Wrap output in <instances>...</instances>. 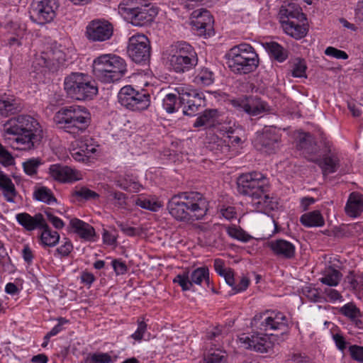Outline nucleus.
<instances>
[{
  "label": "nucleus",
  "mask_w": 363,
  "mask_h": 363,
  "mask_svg": "<svg viewBox=\"0 0 363 363\" xmlns=\"http://www.w3.org/2000/svg\"><path fill=\"white\" fill-rule=\"evenodd\" d=\"M167 208L175 220L191 224L206 216L209 202L200 192L184 191L173 195L167 202Z\"/></svg>",
  "instance_id": "f257e3e1"
},
{
  "label": "nucleus",
  "mask_w": 363,
  "mask_h": 363,
  "mask_svg": "<svg viewBox=\"0 0 363 363\" xmlns=\"http://www.w3.org/2000/svg\"><path fill=\"white\" fill-rule=\"evenodd\" d=\"M239 194L252 199V206L257 211H266L275 206L272 198L268 194L267 179L260 172H253L240 175L237 180Z\"/></svg>",
  "instance_id": "f03ea898"
},
{
  "label": "nucleus",
  "mask_w": 363,
  "mask_h": 363,
  "mask_svg": "<svg viewBox=\"0 0 363 363\" xmlns=\"http://www.w3.org/2000/svg\"><path fill=\"white\" fill-rule=\"evenodd\" d=\"M4 131L16 137L14 140L18 150H30L39 144L43 138L40 123L30 116L21 115L10 119L4 125Z\"/></svg>",
  "instance_id": "7ed1b4c3"
},
{
  "label": "nucleus",
  "mask_w": 363,
  "mask_h": 363,
  "mask_svg": "<svg viewBox=\"0 0 363 363\" xmlns=\"http://www.w3.org/2000/svg\"><path fill=\"white\" fill-rule=\"evenodd\" d=\"M225 59L230 71L237 75L252 73L259 65L258 54L247 43H240L231 48L225 54Z\"/></svg>",
  "instance_id": "20e7f679"
},
{
  "label": "nucleus",
  "mask_w": 363,
  "mask_h": 363,
  "mask_svg": "<svg viewBox=\"0 0 363 363\" xmlns=\"http://www.w3.org/2000/svg\"><path fill=\"white\" fill-rule=\"evenodd\" d=\"M167 60L170 70L184 74L194 69L199 62L195 48L186 41H177L167 50Z\"/></svg>",
  "instance_id": "39448f33"
},
{
  "label": "nucleus",
  "mask_w": 363,
  "mask_h": 363,
  "mask_svg": "<svg viewBox=\"0 0 363 363\" xmlns=\"http://www.w3.org/2000/svg\"><path fill=\"white\" fill-rule=\"evenodd\" d=\"M55 120L60 128L74 137L83 133L91 123L89 112L79 106L61 108L56 113Z\"/></svg>",
  "instance_id": "423d86ee"
},
{
  "label": "nucleus",
  "mask_w": 363,
  "mask_h": 363,
  "mask_svg": "<svg viewBox=\"0 0 363 363\" xmlns=\"http://www.w3.org/2000/svg\"><path fill=\"white\" fill-rule=\"evenodd\" d=\"M92 67L94 75L104 83L118 81L127 72L125 60L113 54H104L95 58Z\"/></svg>",
  "instance_id": "0eeeda50"
},
{
  "label": "nucleus",
  "mask_w": 363,
  "mask_h": 363,
  "mask_svg": "<svg viewBox=\"0 0 363 363\" xmlns=\"http://www.w3.org/2000/svg\"><path fill=\"white\" fill-rule=\"evenodd\" d=\"M64 86L67 95L74 100H91L98 94L95 80L88 74L81 72H72L67 76Z\"/></svg>",
  "instance_id": "6e6552de"
},
{
  "label": "nucleus",
  "mask_w": 363,
  "mask_h": 363,
  "mask_svg": "<svg viewBox=\"0 0 363 363\" xmlns=\"http://www.w3.org/2000/svg\"><path fill=\"white\" fill-rule=\"evenodd\" d=\"M251 325L260 331H281L284 333L289 329V320L281 312L266 311L255 315L251 321Z\"/></svg>",
  "instance_id": "1a4fd4ad"
},
{
  "label": "nucleus",
  "mask_w": 363,
  "mask_h": 363,
  "mask_svg": "<svg viewBox=\"0 0 363 363\" xmlns=\"http://www.w3.org/2000/svg\"><path fill=\"white\" fill-rule=\"evenodd\" d=\"M118 99L121 106L133 111L145 110L150 104V96L146 91L135 90L130 85L120 89Z\"/></svg>",
  "instance_id": "9d476101"
},
{
  "label": "nucleus",
  "mask_w": 363,
  "mask_h": 363,
  "mask_svg": "<svg viewBox=\"0 0 363 363\" xmlns=\"http://www.w3.org/2000/svg\"><path fill=\"white\" fill-rule=\"evenodd\" d=\"M174 91L179 94L183 113L186 116H195L206 106L204 94L202 92L182 86L175 88Z\"/></svg>",
  "instance_id": "9b49d317"
},
{
  "label": "nucleus",
  "mask_w": 363,
  "mask_h": 363,
  "mask_svg": "<svg viewBox=\"0 0 363 363\" xmlns=\"http://www.w3.org/2000/svg\"><path fill=\"white\" fill-rule=\"evenodd\" d=\"M58 7L57 0H33L30 18L38 24L50 23L55 18Z\"/></svg>",
  "instance_id": "f8f14e48"
},
{
  "label": "nucleus",
  "mask_w": 363,
  "mask_h": 363,
  "mask_svg": "<svg viewBox=\"0 0 363 363\" xmlns=\"http://www.w3.org/2000/svg\"><path fill=\"white\" fill-rule=\"evenodd\" d=\"M281 134L274 126H264L261 132L257 133L255 140V147L263 152L272 154L279 147Z\"/></svg>",
  "instance_id": "ddd939ff"
},
{
  "label": "nucleus",
  "mask_w": 363,
  "mask_h": 363,
  "mask_svg": "<svg viewBox=\"0 0 363 363\" xmlns=\"http://www.w3.org/2000/svg\"><path fill=\"white\" fill-rule=\"evenodd\" d=\"M128 54L135 63H146L150 58V45L143 34H138L129 39Z\"/></svg>",
  "instance_id": "4468645a"
},
{
  "label": "nucleus",
  "mask_w": 363,
  "mask_h": 363,
  "mask_svg": "<svg viewBox=\"0 0 363 363\" xmlns=\"http://www.w3.org/2000/svg\"><path fill=\"white\" fill-rule=\"evenodd\" d=\"M191 24L198 35L208 36L213 33V19L210 12L203 8L194 10L191 13Z\"/></svg>",
  "instance_id": "2eb2a0df"
},
{
  "label": "nucleus",
  "mask_w": 363,
  "mask_h": 363,
  "mask_svg": "<svg viewBox=\"0 0 363 363\" xmlns=\"http://www.w3.org/2000/svg\"><path fill=\"white\" fill-rule=\"evenodd\" d=\"M113 28L107 21H91L86 28L85 35L92 42H103L109 40L113 35Z\"/></svg>",
  "instance_id": "dca6fc26"
},
{
  "label": "nucleus",
  "mask_w": 363,
  "mask_h": 363,
  "mask_svg": "<svg viewBox=\"0 0 363 363\" xmlns=\"http://www.w3.org/2000/svg\"><path fill=\"white\" fill-rule=\"evenodd\" d=\"M240 341L244 344L246 349L259 353H267L273 347V343L267 335L258 332L253 333L250 335L243 334L240 337Z\"/></svg>",
  "instance_id": "f3484780"
},
{
  "label": "nucleus",
  "mask_w": 363,
  "mask_h": 363,
  "mask_svg": "<svg viewBox=\"0 0 363 363\" xmlns=\"http://www.w3.org/2000/svg\"><path fill=\"white\" fill-rule=\"evenodd\" d=\"M231 104L238 111H245L250 116H257L267 111V104L257 96L243 99H234Z\"/></svg>",
  "instance_id": "a211bd4d"
},
{
  "label": "nucleus",
  "mask_w": 363,
  "mask_h": 363,
  "mask_svg": "<svg viewBox=\"0 0 363 363\" xmlns=\"http://www.w3.org/2000/svg\"><path fill=\"white\" fill-rule=\"evenodd\" d=\"M48 172L53 179L62 183L73 182L81 179L79 172L60 164L50 165Z\"/></svg>",
  "instance_id": "6ab92c4d"
},
{
  "label": "nucleus",
  "mask_w": 363,
  "mask_h": 363,
  "mask_svg": "<svg viewBox=\"0 0 363 363\" xmlns=\"http://www.w3.org/2000/svg\"><path fill=\"white\" fill-rule=\"evenodd\" d=\"M267 247L277 257L283 258L285 259H291L295 257V245L286 240H272L267 242Z\"/></svg>",
  "instance_id": "aec40b11"
},
{
  "label": "nucleus",
  "mask_w": 363,
  "mask_h": 363,
  "mask_svg": "<svg viewBox=\"0 0 363 363\" xmlns=\"http://www.w3.org/2000/svg\"><path fill=\"white\" fill-rule=\"evenodd\" d=\"M326 147L328 152L321 158H308L309 160L317 164L325 174L335 172L340 166V160L337 155L332 152L328 144Z\"/></svg>",
  "instance_id": "412c9836"
},
{
  "label": "nucleus",
  "mask_w": 363,
  "mask_h": 363,
  "mask_svg": "<svg viewBox=\"0 0 363 363\" xmlns=\"http://www.w3.org/2000/svg\"><path fill=\"white\" fill-rule=\"evenodd\" d=\"M16 220L26 231H33L36 229L40 230L46 220L40 213L31 216L26 212L17 213L16 215Z\"/></svg>",
  "instance_id": "4be33fe9"
},
{
  "label": "nucleus",
  "mask_w": 363,
  "mask_h": 363,
  "mask_svg": "<svg viewBox=\"0 0 363 363\" xmlns=\"http://www.w3.org/2000/svg\"><path fill=\"white\" fill-rule=\"evenodd\" d=\"M156 13L155 9L152 7L142 4L128 21L135 26H147L153 21Z\"/></svg>",
  "instance_id": "5701e85b"
},
{
  "label": "nucleus",
  "mask_w": 363,
  "mask_h": 363,
  "mask_svg": "<svg viewBox=\"0 0 363 363\" xmlns=\"http://www.w3.org/2000/svg\"><path fill=\"white\" fill-rule=\"evenodd\" d=\"M279 16L282 26L296 20H306L305 15L302 13L301 7L294 3L282 5L279 11Z\"/></svg>",
  "instance_id": "b1692460"
},
{
  "label": "nucleus",
  "mask_w": 363,
  "mask_h": 363,
  "mask_svg": "<svg viewBox=\"0 0 363 363\" xmlns=\"http://www.w3.org/2000/svg\"><path fill=\"white\" fill-rule=\"evenodd\" d=\"M69 225L73 229L74 232L77 233L81 238L87 241L94 240V237L95 236V230L89 223L74 218L70 220Z\"/></svg>",
  "instance_id": "393cba45"
},
{
  "label": "nucleus",
  "mask_w": 363,
  "mask_h": 363,
  "mask_svg": "<svg viewBox=\"0 0 363 363\" xmlns=\"http://www.w3.org/2000/svg\"><path fill=\"white\" fill-rule=\"evenodd\" d=\"M297 147L302 150L303 154L311 156V158H314L313 157L318 152L313 137L308 133H304L299 135Z\"/></svg>",
  "instance_id": "a878e982"
},
{
  "label": "nucleus",
  "mask_w": 363,
  "mask_h": 363,
  "mask_svg": "<svg viewBox=\"0 0 363 363\" xmlns=\"http://www.w3.org/2000/svg\"><path fill=\"white\" fill-rule=\"evenodd\" d=\"M19 111V106L13 96L0 93V116H8Z\"/></svg>",
  "instance_id": "bb28decb"
},
{
  "label": "nucleus",
  "mask_w": 363,
  "mask_h": 363,
  "mask_svg": "<svg viewBox=\"0 0 363 363\" xmlns=\"http://www.w3.org/2000/svg\"><path fill=\"white\" fill-rule=\"evenodd\" d=\"M345 211L350 216H358L363 211V199L362 195L352 192L347 202Z\"/></svg>",
  "instance_id": "cd10ccee"
},
{
  "label": "nucleus",
  "mask_w": 363,
  "mask_h": 363,
  "mask_svg": "<svg viewBox=\"0 0 363 363\" xmlns=\"http://www.w3.org/2000/svg\"><path fill=\"white\" fill-rule=\"evenodd\" d=\"M305 20L290 21L282 26L285 33L296 39L303 38L307 33V29L303 23Z\"/></svg>",
  "instance_id": "c85d7f7f"
},
{
  "label": "nucleus",
  "mask_w": 363,
  "mask_h": 363,
  "mask_svg": "<svg viewBox=\"0 0 363 363\" xmlns=\"http://www.w3.org/2000/svg\"><path fill=\"white\" fill-rule=\"evenodd\" d=\"M40 230H42L40 239L43 247H54L59 242V233L57 231L52 230L48 225L46 220Z\"/></svg>",
  "instance_id": "c756f323"
},
{
  "label": "nucleus",
  "mask_w": 363,
  "mask_h": 363,
  "mask_svg": "<svg viewBox=\"0 0 363 363\" xmlns=\"http://www.w3.org/2000/svg\"><path fill=\"white\" fill-rule=\"evenodd\" d=\"M142 4L140 0H122L118 5V13L128 21Z\"/></svg>",
  "instance_id": "7c9ffc66"
},
{
  "label": "nucleus",
  "mask_w": 363,
  "mask_h": 363,
  "mask_svg": "<svg viewBox=\"0 0 363 363\" xmlns=\"http://www.w3.org/2000/svg\"><path fill=\"white\" fill-rule=\"evenodd\" d=\"M301 223L305 227H321L325 221L323 216L319 211H313L303 214L300 218Z\"/></svg>",
  "instance_id": "2f4dec72"
},
{
  "label": "nucleus",
  "mask_w": 363,
  "mask_h": 363,
  "mask_svg": "<svg viewBox=\"0 0 363 363\" xmlns=\"http://www.w3.org/2000/svg\"><path fill=\"white\" fill-rule=\"evenodd\" d=\"M45 53L49 59L52 72L57 70L65 61V52L56 47L50 48Z\"/></svg>",
  "instance_id": "473e14b6"
},
{
  "label": "nucleus",
  "mask_w": 363,
  "mask_h": 363,
  "mask_svg": "<svg viewBox=\"0 0 363 363\" xmlns=\"http://www.w3.org/2000/svg\"><path fill=\"white\" fill-rule=\"evenodd\" d=\"M32 69L36 73H44L47 70L51 71V65L45 52L36 54L32 61Z\"/></svg>",
  "instance_id": "72a5a7b5"
},
{
  "label": "nucleus",
  "mask_w": 363,
  "mask_h": 363,
  "mask_svg": "<svg viewBox=\"0 0 363 363\" xmlns=\"http://www.w3.org/2000/svg\"><path fill=\"white\" fill-rule=\"evenodd\" d=\"M217 116L218 111L216 109H206L196 118L194 123V127L211 126L214 123Z\"/></svg>",
  "instance_id": "f704fd0d"
},
{
  "label": "nucleus",
  "mask_w": 363,
  "mask_h": 363,
  "mask_svg": "<svg viewBox=\"0 0 363 363\" xmlns=\"http://www.w3.org/2000/svg\"><path fill=\"white\" fill-rule=\"evenodd\" d=\"M135 203L136 206H140L143 209L153 212L158 211L163 206L162 203L157 199L154 198H146L143 196H138L135 199Z\"/></svg>",
  "instance_id": "c9c22d12"
},
{
  "label": "nucleus",
  "mask_w": 363,
  "mask_h": 363,
  "mask_svg": "<svg viewBox=\"0 0 363 363\" xmlns=\"http://www.w3.org/2000/svg\"><path fill=\"white\" fill-rule=\"evenodd\" d=\"M189 278L192 285L194 284L197 285H201L202 282H205L207 285H209V271L208 267H198L193 270L189 274Z\"/></svg>",
  "instance_id": "e433bc0d"
},
{
  "label": "nucleus",
  "mask_w": 363,
  "mask_h": 363,
  "mask_svg": "<svg viewBox=\"0 0 363 363\" xmlns=\"http://www.w3.org/2000/svg\"><path fill=\"white\" fill-rule=\"evenodd\" d=\"M162 106L167 113H172L177 111L182 106L179 100V94L176 92L167 94L163 99Z\"/></svg>",
  "instance_id": "4c0bfd02"
},
{
  "label": "nucleus",
  "mask_w": 363,
  "mask_h": 363,
  "mask_svg": "<svg viewBox=\"0 0 363 363\" xmlns=\"http://www.w3.org/2000/svg\"><path fill=\"white\" fill-rule=\"evenodd\" d=\"M265 48L271 55L279 62H283L287 58V53L284 48L276 42L266 43Z\"/></svg>",
  "instance_id": "58836bf2"
},
{
  "label": "nucleus",
  "mask_w": 363,
  "mask_h": 363,
  "mask_svg": "<svg viewBox=\"0 0 363 363\" xmlns=\"http://www.w3.org/2000/svg\"><path fill=\"white\" fill-rule=\"evenodd\" d=\"M33 198L37 201L44 202L48 204L57 201V199L52 191L46 186L37 188L33 192Z\"/></svg>",
  "instance_id": "ea45409f"
},
{
  "label": "nucleus",
  "mask_w": 363,
  "mask_h": 363,
  "mask_svg": "<svg viewBox=\"0 0 363 363\" xmlns=\"http://www.w3.org/2000/svg\"><path fill=\"white\" fill-rule=\"evenodd\" d=\"M342 277V274L337 269L330 267L325 272L324 276L320 279L321 283L330 286H335L338 285Z\"/></svg>",
  "instance_id": "a19ab883"
},
{
  "label": "nucleus",
  "mask_w": 363,
  "mask_h": 363,
  "mask_svg": "<svg viewBox=\"0 0 363 363\" xmlns=\"http://www.w3.org/2000/svg\"><path fill=\"white\" fill-rule=\"evenodd\" d=\"M345 283L348 284L347 287L351 290L359 292L363 290V277L360 274L350 272L345 277Z\"/></svg>",
  "instance_id": "79ce46f5"
},
{
  "label": "nucleus",
  "mask_w": 363,
  "mask_h": 363,
  "mask_svg": "<svg viewBox=\"0 0 363 363\" xmlns=\"http://www.w3.org/2000/svg\"><path fill=\"white\" fill-rule=\"evenodd\" d=\"M72 195L79 200L96 201L100 197L99 194L86 186L77 188Z\"/></svg>",
  "instance_id": "37998d69"
},
{
  "label": "nucleus",
  "mask_w": 363,
  "mask_h": 363,
  "mask_svg": "<svg viewBox=\"0 0 363 363\" xmlns=\"http://www.w3.org/2000/svg\"><path fill=\"white\" fill-rule=\"evenodd\" d=\"M214 74L209 69L203 67L194 78V82L199 85L208 86L213 83Z\"/></svg>",
  "instance_id": "c03bdc74"
},
{
  "label": "nucleus",
  "mask_w": 363,
  "mask_h": 363,
  "mask_svg": "<svg viewBox=\"0 0 363 363\" xmlns=\"http://www.w3.org/2000/svg\"><path fill=\"white\" fill-rule=\"evenodd\" d=\"M227 354L225 351L215 350L209 351L204 357L203 363H226Z\"/></svg>",
  "instance_id": "a18cd8bd"
},
{
  "label": "nucleus",
  "mask_w": 363,
  "mask_h": 363,
  "mask_svg": "<svg viewBox=\"0 0 363 363\" xmlns=\"http://www.w3.org/2000/svg\"><path fill=\"white\" fill-rule=\"evenodd\" d=\"M339 313L348 318L350 320L361 316L359 309L353 303H348L342 306L339 309Z\"/></svg>",
  "instance_id": "49530a36"
},
{
  "label": "nucleus",
  "mask_w": 363,
  "mask_h": 363,
  "mask_svg": "<svg viewBox=\"0 0 363 363\" xmlns=\"http://www.w3.org/2000/svg\"><path fill=\"white\" fill-rule=\"evenodd\" d=\"M218 226L222 228H224L230 237L238 240L247 242L250 238V237L248 235H246L244 231L238 228L235 225L225 227L223 225H218Z\"/></svg>",
  "instance_id": "de8ad7c7"
},
{
  "label": "nucleus",
  "mask_w": 363,
  "mask_h": 363,
  "mask_svg": "<svg viewBox=\"0 0 363 363\" xmlns=\"http://www.w3.org/2000/svg\"><path fill=\"white\" fill-rule=\"evenodd\" d=\"M42 164L40 158H31L23 163L24 172L29 176L37 174L38 168Z\"/></svg>",
  "instance_id": "09e8293b"
},
{
  "label": "nucleus",
  "mask_w": 363,
  "mask_h": 363,
  "mask_svg": "<svg viewBox=\"0 0 363 363\" xmlns=\"http://www.w3.org/2000/svg\"><path fill=\"white\" fill-rule=\"evenodd\" d=\"M306 65L304 60L297 58L293 63L291 74L294 77H303L306 76Z\"/></svg>",
  "instance_id": "8fccbe9b"
},
{
  "label": "nucleus",
  "mask_w": 363,
  "mask_h": 363,
  "mask_svg": "<svg viewBox=\"0 0 363 363\" xmlns=\"http://www.w3.org/2000/svg\"><path fill=\"white\" fill-rule=\"evenodd\" d=\"M173 282L177 283L184 291L190 290L192 287V282H191L189 272L177 274L173 279Z\"/></svg>",
  "instance_id": "3c124183"
},
{
  "label": "nucleus",
  "mask_w": 363,
  "mask_h": 363,
  "mask_svg": "<svg viewBox=\"0 0 363 363\" xmlns=\"http://www.w3.org/2000/svg\"><path fill=\"white\" fill-rule=\"evenodd\" d=\"M108 197L111 200L114 201L113 203L116 206L121 208H125L127 206V196L125 194L117 191H110Z\"/></svg>",
  "instance_id": "603ef678"
},
{
  "label": "nucleus",
  "mask_w": 363,
  "mask_h": 363,
  "mask_svg": "<svg viewBox=\"0 0 363 363\" xmlns=\"http://www.w3.org/2000/svg\"><path fill=\"white\" fill-rule=\"evenodd\" d=\"M288 363H315L313 360L304 353L292 352L288 354Z\"/></svg>",
  "instance_id": "864d4df0"
},
{
  "label": "nucleus",
  "mask_w": 363,
  "mask_h": 363,
  "mask_svg": "<svg viewBox=\"0 0 363 363\" xmlns=\"http://www.w3.org/2000/svg\"><path fill=\"white\" fill-rule=\"evenodd\" d=\"M0 189L3 191V196L6 201L15 203V197L17 196L18 192L13 182L0 187Z\"/></svg>",
  "instance_id": "5fc2aeb1"
},
{
  "label": "nucleus",
  "mask_w": 363,
  "mask_h": 363,
  "mask_svg": "<svg viewBox=\"0 0 363 363\" xmlns=\"http://www.w3.org/2000/svg\"><path fill=\"white\" fill-rule=\"evenodd\" d=\"M111 357L108 353H94L87 357L84 363H111Z\"/></svg>",
  "instance_id": "6e6d98bb"
},
{
  "label": "nucleus",
  "mask_w": 363,
  "mask_h": 363,
  "mask_svg": "<svg viewBox=\"0 0 363 363\" xmlns=\"http://www.w3.org/2000/svg\"><path fill=\"white\" fill-rule=\"evenodd\" d=\"M137 323L138 328L135 332L130 335V337L135 341L140 342L143 339L145 334L147 333V324L144 321L143 318H139Z\"/></svg>",
  "instance_id": "4d7b16f0"
},
{
  "label": "nucleus",
  "mask_w": 363,
  "mask_h": 363,
  "mask_svg": "<svg viewBox=\"0 0 363 363\" xmlns=\"http://www.w3.org/2000/svg\"><path fill=\"white\" fill-rule=\"evenodd\" d=\"M0 163L4 167H9L14 164V157L11 153L0 143Z\"/></svg>",
  "instance_id": "13d9d810"
},
{
  "label": "nucleus",
  "mask_w": 363,
  "mask_h": 363,
  "mask_svg": "<svg viewBox=\"0 0 363 363\" xmlns=\"http://www.w3.org/2000/svg\"><path fill=\"white\" fill-rule=\"evenodd\" d=\"M75 143L77 144V146L79 147V150L83 152L86 155H88V159L96 151V147L92 144L89 143L87 140H77Z\"/></svg>",
  "instance_id": "bf43d9fd"
},
{
  "label": "nucleus",
  "mask_w": 363,
  "mask_h": 363,
  "mask_svg": "<svg viewBox=\"0 0 363 363\" xmlns=\"http://www.w3.org/2000/svg\"><path fill=\"white\" fill-rule=\"evenodd\" d=\"M325 54L336 59L347 60L348 58V55L345 51L330 46L325 50Z\"/></svg>",
  "instance_id": "052dcab7"
},
{
  "label": "nucleus",
  "mask_w": 363,
  "mask_h": 363,
  "mask_svg": "<svg viewBox=\"0 0 363 363\" xmlns=\"http://www.w3.org/2000/svg\"><path fill=\"white\" fill-rule=\"evenodd\" d=\"M72 250V243L70 240L65 238V242L56 249V252L62 257H67L70 254Z\"/></svg>",
  "instance_id": "680f3d73"
},
{
  "label": "nucleus",
  "mask_w": 363,
  "mask_h": 363,
  "mask_svg": "<svg viewBox=\"0 0 363 363\" xmlns=\"http://www.w3.org/2000/svg\"><path fill=\"white\" fill-rule=\"evenodd\" d=\"M350 352L353 359L363 363V347L352 345L350 347Z\"/></svg>",
  "instance_id": "e2e57ef3"
},
{
  "label": "nucleus",
  "mask_w": 363,
  "mask_h": 363,
  "mask_svg": "<svg viewBox=\"0 0 363 363\" xmlns=\"http://www.w3.org/2000/svg\"><path fill=\"white\" fill-rule=\"evenodd\" d=\"M80 148L76 143L75 146L71 150L72 157L78 162H86L89 160L88 155H86L83 152L79 150Z\"/></svg>",
  "instance_id": "0e129e2a"
},
{
  "label": "nucleus",
  "mask_w": 363,
  "mask_h": 363,
  "mask_svg": "<svg viewBox=\"0 0 363 363\" xmlns=\"http://www.w3.org/2000/svg\"><path fill=\"white\" fill-rule=\"evenodd\" d=\"M112 266L117 275L124 274L128 270L125 263L121 259L113 260Z\"/></svg>",
  "instance_id": "69168bd1"
},
{
  "label": "nucleus",
  "mask_w": 363,
  "mask_h": 363,
  "mask_svg": "<svg viewBox=\"0 0 363 363\" xmlns=\"http://www.w3.org/2000/svg\"><path fill=\"white\" fill-rule=\"evenodd\" d=\"M116 223L121 230L126 235L135 236L138 234V230L135 228L129 226L128 225L122 222H117Z\"/></svg>",
  "instance_id": "338daca9"
},
{
  "label": "nucleus",
  "mask_w": 363,
  "mask_h": 363,
  "mask_svg": "<svg viewBox=\"0 0 363 363\" xmlns=\"http://www.w3.org/2000/svg\"><path fill=\"white\" fill-rule=\"evenodd\" d=\"M211 148L217 152H226L229 150V145L225 140L217 138Z\"/></svg>",
  "instance_id": "774afa93"
}]
</instances>
